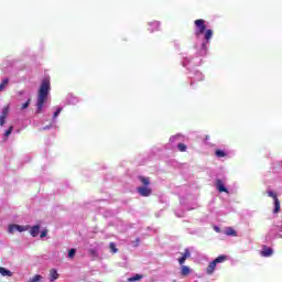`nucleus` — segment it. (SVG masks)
I'll use <instances>...</instances> for the list:
<instances>
[{
	"instance_id": "obj_9",
	"label": "nucleus",
	"mask_w": 282,
	"mask_h": 282,
	"mask_svg": "<svg viewBox=\"0 0 282 282\" xmlns=\"http://www.w3.org/2000/svg\"><path fill=\"white\" fill-rule=\"evenodd\" d=\"M148 30L149 32H156L158 30H160V23L158 21L150 22Z\"/></svg>"
},
{
	"instance_id": "obj_16",
	"label": "nucleus",
	"mask_w": 282,
	"mask_h": 282,
	"mask_svg": "<svg viewBox=\"0 0 282 282\" xmlns=\"http://www.w3.org/2000/svg\"><path fill=\"white\" fill-rule=\"evenodd\" d=\"M8 85H10V79L9 78L2 79V83L0 84V91H6V87H8Z\"/></svg>"
},
{
	"instance_id": "obj_29",
	"label": "nucleus",
	"mask_w": 282,
	"mask_h": 282,
	"mask_svg": "<svg viewBox=\"0 0 282 282\" xmlns=\"http://www.w3.org/2000/svg\"><path fill=\"white\" fill-rule=\"evenodd\" d=\"M88 252L91 257H98V253L94 249H89Z\"/></svg>"
},
{
	"instance_id": "obj_4",
	"label": "nucleus",
	"mask_w": 282,
	"mask_h": 282,
	"mask_svg": "<svg viewBox=\"0 0 282 282\" xmlns=\"http://www.w3.org/2000/svg\"><path fill=\"white\" fill-rule=\"evenodd\" d=\"M268 197H272L274 202V213H279L281 210V202H279V197H276V193L269 191L267 192Z\"/></svg>"
},
{
	"instance_id": "obj_14",
	"label": "nucleus",
	"mask_w": 282,
	"mask_h": 282,
	"mask_svg": "<svg viewBox=\"0 0 282 282\" xmlns=\"http://www.w3.org/2000/svg\"><path fill=\"white\" fill-rule=\"evenodd\" d=\"M214 261L216 265L217 263H225V261H228V256L226 254L218 256Z\"/></svg>"
},
{
	"instance_id": "obj_28",
	"label": "nucleus",
	"mask_w": 282,
	"mask_h": 282,
	"mask_svg": "<svg viewBox=\"0 0 282 282\" xmlns=\"http://www.w3.org/2000/svg\"><path fill=\"white\" fill-rule=\"evenodd\" d=\"M63 111V108H58L54 113L53 118H58V115Z\"/></svg>"
},
{
	"instance_id": "obj_25",
	"label": "nucleus",
	"mask_w": 282,
	"mask_h": 282,
	"mask_svg": "<svg viewBox=\"0 0 282 282\" xmlns=\"http://www.w3.org/2000/svg\"><path fill=\"white\" fill-rule=\"evenodd\" d=\"M14 127H9V129L4 132L6 138H9L12 134Z\"/></svg>"
},
{
	"instance_id": "obj_21",
	"label": "nucleus",
	"mask_w": 282,
	"mask_h": 282,
	"mask_svg": "<svg viewBox=\"0 0 282 282\" xmlns=\"http://www.w3.org/2000/svg\"><path fill=\"white\" fill-rule=\"evenodd\" d=\"M41 279H43V276L41 274H36L33 278L29 279V282H39L41 281Z\"/></svg>"
},
{
	"instance_id": "obj_6",
	"label": "nucleus",
	"mask_w": 282,
	"mask_h": 282,
	"mask_svg": "<svg viewBox=\"0 0 282 282\" xmlns=\"http://www.w3.org/2000/svg\"><path fill=\"white\" fill-rule=\"evenodd\" d=\"M261 257H272L274 254V250L265 245L262 246V250L260 252Z\"/></svg>"
},
{
	"instance_id": "obj_2",
	"label": "nucleus",
	"mask_w": 282,
	"mask_h": 282,
	"mask_svg": "<svg viewBox=\"0 0 282 282\" xmlns=\"http://www.w3.org/2000/svg\"><path fill=\"white\" fill-rule=\"evenodd\" d=\"M139 181L141 182L142 186L137 187V193L141 197H151L153 194V189L151 188V178L147 176H139Z\"/></svg>"
},
{
	"instance_id": "obj_19",
	"label": "nucleus",
	"mask_w": 282,
	"mask_h": 282,
	"mask_svg": "<svg viewBox=\"0 0 282 282\" xmlns=\"http://www.w3.org/2000/svg\"><path fill=\"white\" fill-rule=\"evenodd\" d=\"M213 39V30L208 29L205 31V41H210Z\"/></svg>"
},
{
	"instance_id": "obj_23",
	"label": "nucleus",
	"mask_w": 282,
	"mask_h": 282,
	"mask_svg": "<svg viewBox=\"0 0 282 282\" xmlns=\"http://www.w3.org/2000/svg\"><path fill=\"white\" fill-rule=\"evenodd\" d=\"M188 149V147L184 143H178V151H181V153H185V151Z\"/></svg>"
},
{
	"instance_id": "obj_13",
	"label": "nucleus",
	"mask_w": 282,
	"mask_h": 282,
	"mask_svg": "<svg viewBox=\"0 0 282 282\" xmlns=\"http://www.w3.org/2000/svg\"><path fill=\"white\" fill-rule=\"evenodd\" d=\"M40 231H41V226L35 225V226H33V227L31 228L30 235H32L33 237H36Z\"/></svg>"
},
{
	"instance_id": "obj_7",
	"label": "nucleus",
	"mask_w": 282,
	"mask_h": 282,
	"mask_svg": "<svg viewBox=\"0 0 282 282\" xmlns=\"http://www.w3.org/2000/svg\"><path fill=\"white\" fill-rule=\"evenodd\" d=\"M186 259H191V250L188 249H185L183 256L178 258L180 265H184V263H186Z\"/></svg>"
},
{
	"instance_id": "obj_1",
	"label": "nucleus",
	"mask_w": 282,
	"mask_h": 282,
	"mask_svg": "<svg viewBox=\"0 0 282 282\" xmlns=\"http://www.w3.org/2000/svg\"><path fill=\"white\" fill-rule=\"evenodd\" d=\"M50 79H43L40 89L37 91L36 113H43V106L47 102V96H50Z\"/></svg>"
},
{
	"instance_id": "obj_17",
	"label": "nucleus",
	"mask_w": 282,
	"mask_h": 282,
	"mask_svg": "<svg viewBox=\"0 0 282 282\" xmlns=\"http://www.w3.org/2000/svg\"><path fill=\"white\" fill-rule=\"evenodd\" d=\"M109 251L111 252V254H117V252H120V250H119L118 247L115 245V242H110V243H109Z\"/></svg>"
},
{
	"instance_id": "obj_18",
	"label": "nucleus",
	"mask_w": 282,
	"mask_h": 282,
	"mask_svg": "<svg viewBox=\"0 0 282 282\" xmlns=\"http://www.w3.org/2000/svg\"><path fill=\"white\" fill-rule=\"evenodd\" d=\"M181 274L182 276H188V274H191V268H188L187 265H183L181 269Z\"/></svg>"
},
{
	"instance_id": "obj_30",
	"label": "nucleus",
	"mask_w": 282,
	"mask_h": 282,
	"mask_svg": "<svg viewBox=\"0 0 282 282\" xmlns=\"http://www.w3.org/2000/svg\"><path fill=\"white\" fill-rule=\"evenodd\" d=\"M41 239H44V237H47V229H44L41 235H40Z\"/></svg>"
},
{
	"instance_id": "obj_20",
	"label": "nucleus",
	"mask_w": 282,
	"mask_h": 282,
	"mask_svg": "<svg viewBox=\"0 0 282 282\" xmlns=\"http://www.w3.org/2000/svg\"><path fill=\"white\" fill-rule=\"evenodd\" d=\"M8 113H10V108L7 106L2 109L1 117L8 118Z\"/></svg>"
},
{
	"instance_id": "obj_12",
	"label": "nucleus",
	"mask_w": 282,
	"mask_h": 282,
	"mask_svg": "<svg viewBox=\"0 0 282 282\" xmlns=\"http://www.w3.org/2000/svg\"><path fill=\"white\" fill-rule=\"evenodd\" d=\"M225 235H227V237H237V231L232 227H227Z\"/></svg>"
},
{
	"instance_id": "obj_15",
	"label": "nucleus",
	"mask_w": 282,
	"mask_h": 282,
	"mask_svg": "<svg viewBox=\"0 0 282 282\" xmlns=\"http://www.w3.org/2000/svg\"><path fill=\"white\" fill-rule=\"evenodd\" d=\"M0 274H1V276H12V271H10L3 267H0Z\"/></svg>"
},
{
	"instance_id": "obj_27",
	"label": "nucleus",
	"mask_w": 282,
	"mask_h": 282,
	"mask_svg": "<svg viewBox=\"0 0 282 282\" xmlns=\"http://www.w3.org/2000/svg\"><path fill=\"white\" fill-rule=\"evenodd\" d=\"M142 279V275L135 274L134 276L130 278L129 281H140Z\"/></svg>"
},
{
	"instance_id": "obj_26",
	"label": "nucleus",
	"mask_w": 282,
	"mask_h": 282,
	"mask_svg": "<svg viewBox=\"0 0 282 282\" xmlns=\"http://www.w3.org/2000/svg\"><path fill=\"white\" fill-rule=\"evenodd\" d=\"M74 257H76V249H70V250L68 251V258H69V259H74Z\"/></svg>"
},
{
	"instance_id": "obj_3",
	"label": "nucleus",
	"mask_w": 282,
	"mask_h": 282,
	"mask_svg": "<svg viewBox=\"0 0 282 282\" xmlns=\"http://www.w3.org/2000/svg\"><path fill=\"white\" fill-rule=\"evenodd\" d=\"M194 24L196 26V33H195L196 36H199L206 32V20L204 19L195 20Z\"/></svg>"
},
{
	"instance_id": "obj_5",
	"label": "nucleus",
	"mask_w": 282,
	"mask_h": 282,
	"mask_svg": "<svg viewBox=\"0 0 282 282\" xmlns=\"http://www.w3.org/2000/svg\"><path fill=\"white\" fill-rule=\"evenodd\" d=\"M215 187L219 193H227V195L230 193L228 188H226V185L224 184V181L217 178L215 182Z\"/></svg>"
},
{
	"instance_id": "obj_22",
	"label": "nucleus",
	"mask_w": 282,
	"mask_h": 282,
	"mask_svg": "<svg viewBox=\"0 0 282 282\" xmlns=\"http://www.w3.org/2000/svg\"><path fill=\"white\" fill-rule=\"evenodd\" d=\"M215 155L216 158H226V152L224 150H216Z\"/></svg>"
},
{
	"instance_id": "obj_31",
	"label": "nucleus",
	"mask_w": 282,
	"mask_h": 282,
	"mask_svg": "<svg viewBox=\"0 0 282 282\" xmlns=\"http://www.w3.org/2000/svg\"><path fill=\"white\" fill-rule=\"evenodd\" d=\"M6 117L0 116V127H3V124H6Z\"/></svg>"
},
{
	"instance_id": "obj_8",
	"label": "nucleus",
	"mask_w": 282,
	"mask_h": 282,
	"mask_svg": "<svg viewBox=\"0 0 282 282\" xmlns=\"http://www.w3.org/2000/svg\"><path fill=\"white\" fill-rule=\"evenodd\" d=\"M18 230V232H24V230H25V227H23V226H20V225H10L9 226V232H14V231H17Z\"/></svg>"
},
{
	"instance_id": "obj_11",
	"label": "nucleus",
	"mask_w": 282,
	"mask_h": 282,
	"mask_svg": "<svg viewBox=\"0 0 282 282\" xmlns=\"http://www.w3.org/2000/svg\"><path fill=\"white\" fill-rule=\"evenodd\" d=\"M56 279H58V271H56V269H51L50 270V281L54 282V281H56Z\"/></svg>"
},
{
	"instance_id": "obj_10",
	"label": "nucleus",
	"mask_w": 282,
	"mask_h": 282,
	"mask_svg": "<svg viewBox=\"0 0 282 282\" xmlns=\"http://www.w3.org/2000/svg\"><path fill=\"white\" fill-rule=\"evenodd\" d=\"M215 268H217V263L213 260L212 262H209V264L206 269V273L213 274L215 272Z\"/></svg>"
},
{
	"instance_id": "obj_24",
	"label": "nucleus",
	"mask_w": 282,
	"mask_h": 282,
	"mask_svg": "<svg viewBox=\"0 0 282 282\" xmlns=\"http://www.w3.org/2000/svg\"><path fill=\"white\" fill-rule=\"evenodd\" d=\"M31 102H32V99H28V100L22 105L21 109H22V110H23V109H28V107H30Z\"/></svg>"
}]
</instances>
